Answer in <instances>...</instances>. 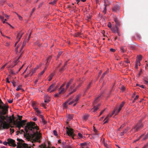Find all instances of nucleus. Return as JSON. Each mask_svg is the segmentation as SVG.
<instances>
[{
    "instance_id": "obj_1",
    "label": "nucleus",
    "mask_w": 148,
    "mask_h": 148,
    "mask_svg": "<svg viewBox=\"0 0 148 148\" xmlns=\"http://www.w3.org/2000/svg\"><path fill=\"white\" fill-rule=\"evenodd\" d=\"M25 130L27 135V139L33 140L34 143H32L31 145H35L36 142H39L41 136L38 127L34 122L27 123L25 127Z\"/></svg>"
},
{
    "instance_id": "obj_2",
    "label": "nucleus",
    "mask_w": 148,
    "mask_h": 148,
    "mask_svg": "<svg viewBox=\"0 0 148 148\" xmlns=\"http://www.w3.org/2000/svg\"><path fill=\"white\" fill-rule=\"evenodd\" d=\"M17 140H18V142H17V148H31L30 146L26 144L20 142L21 140L18 139Z\"/></svg>"
},
{
    "instance_id": "obj_3",
    "label": "nucleus",
    "mask_w": 148,
    "mask_h": 148,
    "mask_svg": "<svg viewBox=\"0 0 148 148\" xmlns=\"http://www.w3.org/2000/svg\"><path fill=\"white\" fill-rule=\"evenodd\" d=\"M143 125L141 122H139L137 125L132 129L131 130V132H134L137 131L139 129L142 128L143 127Z\"/></svg>"
},
{
    "instance_id": "obj_4",
    "label": "nucleus",
    "mask_w": 148,
    "mask_h": 148,
    "mask_svg": "<svg viewBox=\"0 0 148 148\" xmlns=\"http://www.w3.org/2000/svg\"><path fill=\"white\" fill-rule=\"evenodd\" d=\"M81 86V84H79L75 88V84H74L73 85H72L70 88V92L67 96H68L69 95L72 94L74 92H75L77 88Z\"/></svg>"
},
{
    "instance_id": "obj_5",
    "label": "nucleus",
    "mask_w": 148,
    "mask_h": 148,
    "mask_svg": "<svg viewBox=\"0 0 148 148\" xmlns=\"http://www.w3.org/2000/svg\"><path fill=\"white\" fill-rule=\"evenodd\" d=\"M57 86L56 85L54 84L51 85L47 90L48 92H51L55 90L57 88Z\"/></svg>"
},
{
    "instance_id": "obj_6",
    "label": "nucleus",
    "mask_w": 148,
    "mask_h": 148,
    "mask_svg": "<svg viewBox=\"0 0 148 148\" xmlns=\"http://www.w3.org/2000/svg\"><path fill=\"white\" fill-rule=\"evenodd\" d=\"M8 141V144L9 146H12L13 147H15L16 146V144L15 143V140L11 138L8 139L7 140Z\"/></svg>"
},
{
    "instance_id": "obj_7",
    "label": "nucleus",
    "mask_w": 148,
    "mask_h": 148,
    "mask_svg": "<svg viewBox=\"0 0 148 148\" xmlns=\"http://www.w3.org/2000/svg\"><path fill=\"white\" fill-rule=\"evenodd\" d=\"M66 133L69 136H73V133L72 129L70 128L66 127Z\"/></svg>"
},
{
    "instance_id": "obj_8",
    "label": "nucleus",
    "mask_w": 148,
    "mask_h": 148,
    "mask_svg": "<svg viewBox=\"0 0 148 148\" xmlns=\"http://www.w3.org/2000/svg\"><path fill=\"white\" fill-rule=\"evenodd\" d=\"M120 8V5L119 4H117L115 5L112 8V10L115 12L119 11Z\"/></svg>"
},
{
    "instance_id": "obj_9",
    "label": "nucleus",
    "mask_w": 148,
    "mask_h": 148,
    "mask_svg": "<svg viewBox=\"0 0 148 148\" xmlns=\"http://www.w3.org/2000/svg\"><path fill=\"white\" fill-rule=\"evenodd\" d=\"M124 104H125V102L124 101H123L120 104L119 107L118 109V110H117H117H116V113H115V115H117L118 114V113L121 110V108L123 106ZM116 109H117V108H116Z\"/></svg>"
},
{
    "instance_id": "obj_10",
    "label": "nucleus",
    "mask_w": 148,
    "mask_h": 148,
    "mask_svg": "<svg viewBox=\"0 0 148 148\" xmlns=\"http://www.w3.org/2000/svg\"><path fill=\"white\" fill-rule=\"evenodd\" d=\"M100 106V104H98L97 106L96 107L95 106H94V108L91 109L90 111H91V112L92 113L93 112H96L98 109V107Z\"/></svg>"
},
{
    "instance_id": "obj_11",
    "label": "nucleus",
    "mask_w": 148,
    "mask_h": 148,
    "mask_svg": "<svg viewBox=\"0 0 148 148\" xmlns=\"http://www.w3.org/2000/svg\"><path fill=\"white\" fill-rule=\"evenodd\" d=\"M116 110H117V109H114V110L112 112V114H110V115H109V114L108 115H107V116L105 118V119H109V118H110L113 115V114H115V113H116Z\"/></svg>"
},
{
    "instance_id": "obj_12",
    "label": "nucleus",
    "mask_w": 148,
    "mask_h": 148,
    "mask_svg": "<svg viewBox=\"0 0 148 148\" xmlns=\"http://www.w3.org/2000/svg\"><path fill=\"white\" fill-rule=\"evenodd\" d=\"M51 58V56H49L46 60L45 61L46 62L45 64V65L46 66H47L49 63V62L50 61Z\"/></svg>"
},
{
    "instance_id": "obj_13",
    "label": "nucleus",
    "mask_w": 148,
    "mask_h": 148,
    "mask_svg": "<svg viewBox=\"0 0 148 148\" xmlns=\"http://www.w3.org/2000/svg\"><path fill=\"white\" fill-rule=\"evenodd\" d=\"M66 91V89H65L64 88H59L58 89V91L59 92V94H60L63 93L64 92H65Z\"/></svg>"
},
{
    "instance_id": "obj_14",
    "label": "nucleus",
    "mask_w": 148,
    "mask_h": 148,
    "mask_svg": "<svg viewBox=\"0 0 148 148\" xmlns=\"http://www.w3.org/2000/svg\"><path fill=\"white\" fill-rule=\"evenodd\" d=\"M23 34V33H21L20 32H19L18 34L16 39L17 40H18V41H19L20 38L22 37Z\"/></svg>"
},
{
    "instance_id": "obj_15",
    "label": "nucleus",
    "mask_w": 148,
    "mask_h": 148,
    "mask_svg": "<svg viewBox=\"0 0 148 148\" xmlns=\"http://www.w3.org/2000/svg\"><path fill=\"white\" fill-rule=\"evenodd\" d=\"M39 148H54V147L50 148L45 144H42L39 146Z\"/></svg>"
},
{
    "instance_id": "obj_16",
    "label": "nucleus",
    "mask_w": 148,
    "mask_h": 148,
    "mask_svg": "<svg viewBox=\"0 0 148 148\" xmlns=\"http://www.w3.org/2000/svg\"><path fill=\"white\" fill-rule=\"evenodd\" d=\"M81 95L79 94L77 95L75 97V99L74 100L75 102H77L78 101Z\"/></svg>"
},
{
    "instance_id": "obj_17",
    "label": "nucleus",
    "mask_w": 148,
    "mask_h": 148,
    "mask_svg": "<svg viewBox=\"0 0 148 148\" xmlns=\"http://www.w3.org/2000/svg\"><path fill=\"white\" fill-rule=\"evenodd\" d=\"M50 97L48 96H46V98L45 99L44 101L46 103H48L50 101Z\"/></svg>"
},
{
    "instance_id": "obj_18",
    "label": "nucleus",
    "mask_w": 148,
    "mask_h": 148,
    "mask_svg": "<svg viewBox=\"0 0 148 148\" xmlns=\"http://www.w3.org/2000/svg\"><path fill=\"white\" fill-rule=\"evenodd\" d=\"M32 106L33 108V109L34 110H36L37 108H38V107L36 105V103L35 102L32 103Z\"/></svg>"
},
{
    "instance_id": "obj_19",
    "label": "nucleus",
    "mask_w": 148,
    "mask_h": 148,
    "mask_svg": "<svg viewBox=\"0 0 148 148\" xmlns=\"http://www.w3.org/2000/svg\"><path fill=\"white\" fill-rule=\"evenodd\" d=\"M25 120H23L21 122H19L18 123V127L19 128H20V126H21L22 125V124L23 123H25Z\"/></svg>"
},
{
    "instance_id": "obj_20",
    "label": "nucleus",
    "mask_w": 148,
    "mask_h": 148,
    "mask_svg": "<svg viewBox=\"0 0 148 148\" xmlns=\"http://www.w3.org/2000/svg\"><path fill=\"white\" fill-rule=\"evenodd\" d=\"M105 139L104 138L103 139V143L104 145L107 148H110V146L109 145H108L107 143L105 142L104 141Z\"/></svg>"
},
{
    "instance_id": "obj_21",
    "label": "nucleus",
    "mask_w": 148,
    "mask_h": 148,
    "mask_svg": "<svg viewBox=\"0 0 148 148\" xmlns=\"http://www.w3.org/2000/svg\"><path fill=\"white\" fill-rule=\"evenodd\" d=\"M114 20L116 24L117 25H119V21L118 18L115 16L114 18Z\"/></svg>"
},
{
    "instance_id": "obj_22",
    "label": "nucleus",
    "mask_w": 148,
    "mask_h": 148,
    "mask_svg": "<svg viewBox=\"0 0 148 148\" xmlns=\"http://www.w3.org/2000/svg\"><path fill=\"white\" fill-rule=\"evenodd\" d=\"M26 41L25 40L24 41H23V44H22V45L21 46V48L20 49V52H21V51L23 49L24 47L25 46L26 44Z\"/></svg>"
},
{
    "instance_id": "obj_23",
    "label": "nucleus",
    "mask_w": 148,
    "mask_h": 148,
    "mask_svg": "<svg viewBox=\"0 0 148 148\" xmlns=\"http://www.w3.org/2000/svg\"><path fill=\"white\" fill-rule=\"evenodd\" d=\"M112 31L114 33L118 32V29L117 27L112 28L111 29Z\"/></svg>"
},
{
    "instance_id": "obj_24",
    "label": "nucleus",
    "mask_w": 148,
    "mask_h": 148,
    "mask_svg": "<svg viewBox=\"0 0 148 148\" xmlns=\"http://www.w3.org/2000/svg\"><path fill=\"white\" fill-rule=\"evenodd\" d=\"M35 112L37 113L38 115H40V114L41 113V111L38 109V108L36 109V110H35Z\"/></svg>"
},
{
    "instance_id": "obj_25",
    "label": "nucleus",
    "mask_w": 148,
    "mask_h": 148,
    "mask_svg": "<svg viewBox=\"0 0 148 148\" xmlns=\"http://www.w3.org/2000/svg\"><path fill=\"white\" fill-rule=\"evenodd\" d=\"M121 51L122 52H124L126 51V48L125 47H122L121 48Z\"/></svg>"
},
{
    "instance_id": "obj_26",
    "label": "nucleus",
    "mask_w": 148,
    "mask_h": 148,
    "mask_svg": "<svg viewBox=\"0 0 148 148\" xmlns=\"http://www.w3.org/2000/svg\"><path fill=\"white\" fill-rule=\"evenodd\" d=\"M67 61H66L65 62V63L64 64V66L62 68H61L60 70V72H62V71H63L64 69V67L67 64Z\"/></svg>"
},
{
    "instance_id": "obj_27",
    "label": "nucleus",
    "mask_w": 148,
    "mask_h": 148,
    "mask_svg": "<svg viewBox=\"0 0 148 148\" xmlns=\"http://www.w3.org/2000/svg\"><path fill=\"white\" fill-rule=\"evenodd\" d=\"M89 116L88 114L84 115L83 116V119L84 120H86L88 118Z\"/></svg>"
},
{
    "instance_id": "obj_28",
    "label": "nucleus",
    "mask_w": 148,
    "mask_h": 148,
    "mask_svg": "<svg viewBox=\"0 0 148 148\" xmlns=\"http://www.w3.org/2000/svg\"><path fill=\"white\" fill-rule=\"evenodd\" d=\"M93 129H94V132L95 133V135L97 136L98 137L99 136V135L98 134H97V130L95 128V127L94 126H93Z\"/></svg>"
},
{
    "instance_id": "obj_29",
    "label": "nucleus",
    "mask_w": 148,
    "mask_h": 148,
    "mask_svg": "<svg viewBox=\"0 0 148 148\" xmlns=\"http://www.w3.org/2000/svg\"><path fill=\"white\" fill-rule=\"evenodd\" d=\"M100 97H101V95H99V96H98V97H96L95 98V100L94 101V102H93V104H94V105H95V104L96 103L97 101V100Z\"/></svg>"
},
{
    "instance_id": "obj_30",
    "label": "nucleus",
    "mask_w": 148,
    "mask_h": 148,
    "mask_svg": "<svg viewBox=\"0 0 148 148\" xmlns=\"http://www.w3.org/2000/svg\"><path fill=\"white\" fill-rule=\"evenodd\" d=\"M54 74L53 73H52L50 75L49 77V81H50L51 80L53 76L54 75Z\"/></svg>"
},
{
    "instance_id": "obj_31",
    "label": "nucleus",
    "mask_w": 148,
    "mask_h": 148,
    "mask_svg": "<svg viewBox=\"0 0 148 148\" xmlns=\"http://www.w3.org/2000/svg\"><path fill=\"white\" fill-rule=\"evenodd\" d=\"M58 0H53V1L51 2H50L49 3L50 4H51L52 5H55L56 4V2Z\"/></svg>"
},
{
    "instance_id": "obj_32",
    "label": "nucleus",
    "mask_w": 148,
    "mask_h": 148,
    "mask_svg": "<svg viewBox=\"0 0 148 148\" xmlns=\"http://www.w3.org/2000/svg\"><path fill=\"white\" fill-rule=\"evenodd\" d=\"M91 18V16L89 15H88L86 16V19L88 21H89V20Z\"/></svg>"
},
{
    "instance_id": "obj_33",
    "label": "nucleus",
    "mask_w": 148,
    "mask_h": 148,
    "mask_svg": "<svg viewBox=\"0 0 148 148\" xmlns=\"http://www.w3.org/2000/svg\"><path fill=\"white\" fill-rule=\"evenodd\" d=\"M78 136L79 137V138H83V137H84V136L80 133H78Z\"/></svg>"
},
{
    "instance_id": "obj_34",
    "label": "nucleus",
    "mask_w": 148,
    "mask_h": 148,
    "mask_svg": "<svg viewBox=\"0 0 148 148\" xmlns=\"http://www.w3.org/2000/svg\"><path fill=\"white\" fill-rule=\"evenodd\" d=\"M22 90V87L21 86H18V87L16 88V90L17 91H18L20 90Z\"/></svg>"
},
{
    "instance_id": "obj_35",
    "label": "nucleus",
    "mask_w": 148,
    "mask_h": 148,
    "mask_svg": "<svg viewBox=\"0 0 148 148\" xmlns=\"http://www.w3.org/2000/svg\"><path fill=\"white\" fill-rule=\"evenodd\" d=\"M104 5H105V7L104 8V10L103 11V13H104V14H105L106 13V4H104Z\"/></svg>"
},
{
    "instance_id": "obj_36",
    "label": "nucleus",
    "mask_w": 148,
    "mask_h": 148,
    "mask_svg": "<svg viewBox=\"0 0 148 148\" xmlns=\"http://www.w3.org/2000/svg\"><path fill=\"white\" fill-rule=\"evenodd\" d=\"M148 137V133L142 139L143 140H144L146 139Z\"/></svg>"
},
{
    "instance_id": "obj_37",
    "label": "nucleus",
    "mask_w": 148,
    "mask_h": 148,
    "mask_svg": "<svg viewBox=\"0 0 148 148\" xmlns=\"http://www.w3.org/2000/svg\"><path fill=\"white\" fill-rule=\"evenodd\" d=\"M137 58V60H139L140 61L142 59V56L140 55L138 56Z\"/></svg>"
},
{
    "instance_id": "obj_38",
    "label": "nucleus",
    "mask_w": 148,
    "mask_h": 148,
    "mask_svg": "<svg viewBox=\"0 0 148 148\" xmlns=\"http://www.w3.org/2000/svg\"><path fill=\"white\" fill-rule=\"evenodd\" d=\"M18 16V18H19V20H23V18L22 17H21V16H20L19 14H18L17 13H15Z\"/></svg>"
},
{
    "instance_id": "obj_39",
    "label": "nucleus",
    "mask_w": 148,
    "mask_h": 148,
    "mask_svg": "<svg viewBox=\"0 0 148 148\" xmlns=\"http://www.w3.org/2000/svg\"><path fill=\"white\" fill-rule=\"evenodd\" d=\"M136 64L139 66L140 65V61L139 60H136Z\"/></svg>"
},
{
    "instance_id": "obj_40",
    "label": "nucleus",
    "mask_w": 148,
    "mask_h": 148,
    "mask_svg": "<svg viewBox=\"0 0 148 148\" xmlns=\"http://www.w3.org/2000/svg\"><path fill=\"white\" fill-rule=\"evenodd\" d=\"M73 80L72 79H71L67 83V85H68L69 86H70L71 83L72 82Z\"/></svg>"
},
{
    "instance_id": "obj_41",
    "label": "nucleus",
    "mask_w": 148,
    "mask_h": 148,
    "mask_svg": "<svg viewBox=\"0 0 148 148\" xmlns=\"http://www.w3.org/2000/svg\"><path fill=\"white\" fill-rule=\"evenodd\" d=\"M68 101H66L63 104V106L64 107H66V104L68 103Z\"/></svg>"
},
{
    "instance_id": "obj_42",
    "label": "nucleus",
    "mask_w": 148,
    "mask_h": 148,
    "mask_svg": "<svg viewBox=\"0 0 148 148\" xmlns=\"http://www.w3.org/2000/svg\"><path fill=\"white\" fill-rule=\"evenodd\" d=\"M60 95V94H59V92L58 93H57L55 95V97H59V95Z\"/></svg>"
},
{
    "instance_id": "obj_43",
    "label": "nucleus",
    "mask_w": 148,
    "mask_h": 148,
    "mask_svg": "<svg viewBox=\"0 0 148 148\" xmlns=\"http://www.w3.org/2000/svg\"><path fill=\"white\" fill-rule=\"evenodd\" d=\"M53 134L55 136H57V135H58L57 132V131L56 130H54L53 131Z\"/></svg>"
},
{
    "instance_id": "obj_44",
    "label": "nucleus",
    "mask_w": 148,
    "mask_h": 148,
    "mask_svg": "<svg viewBox=\"0 0 148 148\" xmlns=\"http://www.w3.org/2000/svg\"><path fill=\"white\" fill-rule=\"evenodd\" d=\"M35 8H34L32 9V11H31V14H30V15H32V14L33 12L35 11Z\"/></svg>"
},
{
    "instance_id": "obj_45",
    "label": "nucleus",
    "mask_w": 148,
    "mask_h": 148,
    "mask_svg": "<svg viewBox=\"0 0 148 148\" xmlns=\"http://www.w3.org/2000/svg\"><path fill=\"white\" fill-rule=\"evenodd\" d=\"M108 27L109 28H111L112 27V24L110 22H109L108 25Z\"/></svg>"
},
{
    "instance_id": "obj_46",
    "label": "nucleus",
    "mask_w": 148,
    "mask_h": 148,
    "mask_svg": "<svg viewBox=\"0 0 148 148\" xmlns=\"http://www.w3.org/2000/svg\"><path fill=\"white\" fill-rule=\"evenodd\" d=\"M75 102L74 101V100H73L69 103V105H71Z\"/></svg>"
},
{
    "instance_id": "obj_47",
    "label": "nucleus",
    "mask_w": 148,
    "mask_h": 148,
    "mask_svg": "<svg viewBox=\"0 0 148 148\" xmlns=\"http://www.w3.org/2000/svg\"><path fill=\"white\" fill-rule=\"evenodd\" d=\"M91 84V83H90L87 86L86 89L85 90V91L87 90L89 88L90 85Z\"/></svg>"
},
{
    "instance_id": "obj_48",
    "label": "nucleus",
    "mask_w": 148,
    "mask_h": 148,
    "mask_svg": "<svg viewBox=\"0 0 148 148\" xmlns=\"http://www.w3.org/2000/svg\"><path fill=\"white\" fill-rule=\"evenodd\" d=\"M62 52H59L58 53V54L57 55L58 58L59 57V56L61 55L62 54Z\"/></svg>"
},
{
    "instance_id": "obj_49",
    "label": "nucleus",
    "mask_w": 148,
    "mask_h": 148,
    "mask_svg": "<svg viewBox=\"0 0 148 148\" xmlns=\"http://www.w3.org/2000/svg\"><path fill=\"white\" fill-rule=\"evenodd\" d=\"M3 144L5 145H7V144H8V141L7 142L6 141H4L3 143Z\"/></svg>"
},
{
    "instance_id": "obj_50",
    "label": "nucleus",
    "mask_w": 148,
    "mask_h": 148,
    "mask_svg": "<svg viewBox=\"0 0 148 148\" xmlns=\"http://www.w3.org/2000/svg\"><path fill=\"white\" fill-rule=\"evenodd\" d=\"M6 23H7V24H8L11 27V28H14V27L12 26L11 24H10V23H8L7 22H6Z\"/></svg>"
},
{
    "instance_id": "obj_51",
    "label": "nucleus",
    "mask_w": 148,
    "mask_h": 148,
    "mask_svg": "<svg viewBox=\"0 0 148 148\" xmlns=\"http://www.w3.org/2000/svg\"><path fill=\"white\" fill-rule=\"evenodd\" d=\"M8 102L9 103H11L13 102V99L11 100V99H9L8 101Z\"/></svg>"
},
{
    "instance_id": "obj_52",
    "label": "nucleus",
    "mask_w": 148,
    "mask_h": 148,
    "mask_svg": "<svg viewBox=\"0 0 148 148\" xmlns=\"http://www.w3.org/2000/svg\"><path fill=\"white\" fill-rule=\"evenodd\" d=\"M10 74H12L13 75L15 73L13 72V71L12 70H11L10 72Z\"/></svg>"
},
{
    "instance_id": "obj_53",
    "label": "nucleus",
    "mask_w": 148,
    "mask_h": 148,
    "mask_svg": "<svg viewBox=\"0 0 148 148\" xmlns=\"http://www.w3.org/2000/svg\"><path fill=\"white\" fill-rule=\"evenodd\" d=\"M121 89L122 91V92H123L125 89L124 87L123 86H122L121 88Z\"/></svg>"
},
{
    "instance_id": "obj_54",
    "label": "nucleus",
    "mask_w": 148,
    "mask_h": 148,
    "mask_svg": "<svg viewBox=\"0 0 148 148\" xmlns=\"http://www.w3.org/2000/svg\"><path fill=\"white\" fill-rule=\"evenodd\" d=\"M108 119H105L104 120H106V121L104 122V124H105V123H107L108 122Z\"/></svg>"
},
{
    "instance_id": "obj_55",
    "label": "nucleus",
    "mask_w": 148,
    "mask_h": 148,
    "mask_svg": "<svg viewBox=\"0 0 148 148\" xmlns=\"http://www.w3.org/2000/svg\"><path fill=\"white\" fill-rule=\"evenodd\" d=\"M127 131H128L127 129H126L123 130V132L125 134V133H126L127 132Z\"/></svg>"
},
{
    "instance_id": "obj_56",
    "label": "nucleus",
    "mask_w": 148,
    "mask_h": 148,
    "mask_svg": "<svg viewBox=\"0 0 148 148\" xmlns=\"http://www.w3.org/2000/svg\"><path fill=\"white\" fill-rule=\"evenodd\" d=\"M106 73H107L106 71V72H104V73H103L102 75V77L103 78V77L105 75H106Z\"/></svg>"
},
{
    "instance_id": "obj_57",
    "label": "nucleus",
    "mask_w": 148,
    "mask_h": 148,
    "mask_svg": "<svg viewBox=\"0 0 148 148\" xmlns=\"http://www.w3.org/2000/svg\"><path fill=\"white\" fill-rule=\"evenodd\" d=\"M124 133H123V132H121L120 133V135L121 136H122L123 135H124Z\"/></svg>"
},
{
    "instance_id": "obj_58",
    "label": "nucleus",
    "mask_w": 148,
    "mask_h": 148,
    "mask_svg": "<svg viewBox=\"0 0 148 148\" xmlns=\"http://www.w3.org/2000/svg\"><path fill=\"white\" fill-rule=\"evenodd\" d=\"M6 82L8 83H10V82L9 81V78L7 77L6 78Z\"/></svg>"
},
{
    "instance_id": "obj_59",
    "label": "nucleus",
    "mask_w": 148,
    "mask_h": 148,
    "mask_svg": "<svg viewBox=\"0 0 148 148\" xmlns=\"http://www.w3.org/2000/svg\"><path fill=\"white\" fill-rule=\"evenodd\" d=\"M65 85V84H62V85H61L60 86V88H63V87Z\"/></svg>"
},
{
    "instance_id": "obj_60",
    "label": "nucleus",
    "mask_w": 148,
    "mask_h": 148,
    "mask_svg": "<svg viewBox=\"0 0 148 148\" xmlns=\"http://www.w3.org/2000/svg\"><path fill=\"white\" fill-rule=\"evenodd\" d=\"M110 51H112L113 52H114L115 51V50L114 49H113L112 48H111L110 49Z\"/></svg>"
},
{
    "instance_id": "obj_61",
    "label": "nucleus",
    "mask_w": 148,
    "mask_h": 148,
    "mask_svg": "<svg viewBox=\"0 0 148 148\" xmlns=\"http://www.w3.org/2000/svg\"><path fill=\"white\" fill-rule=\"evenodd\" d=\"M138 97H139V96H138V95H137L136 96L135 98H134V100H136L138 98Z\"/></svg>"
},
{
    "instance_id": "obj_62",
    "label": "nucleus",
    "mask_w": 148,
    "mask_h": 148,
    "mask_svg": "<svg viewBox=\"0 0 148 148\" xmlns=\"http://www.w3.org/2000/svg\"><path fill=\"white\" fill-rule=\"evenodd\" d=\"M11 82L12 83L13 86L15 87L16 86L15 83L14 82Z\"/></svg>"
},
{
    "instance_id": "obj_63",
    "label": "nucleus",
    "mask_w": 148,
    "mask_h": 148,
    "mask_svg": "<svg viewBox=\"0 0 148 148\" xmlns=\"http://www.w3.org/2000/svg\"><path fill=\"white\" fill-rule=\"evenodd\" d=\"M63 148H72L71 147V146H69L68 147H66V146L64 147H63Z\"/></svg>"
},
{
    "instance_id": "obj_64",
    "label": "nucleus",
    "mask_w": 148,
    "mask_h": 148,
    "mask_svg": "<svg viewBox=\"0 0 148 148\" xmlns=\"http://www.w3.org/2000/svg\"><path fill=\"white\" fill-rule=\"evenodd\" d=\"M145 84H148V80H145Z\"/></svg>"
}]
</instances>
